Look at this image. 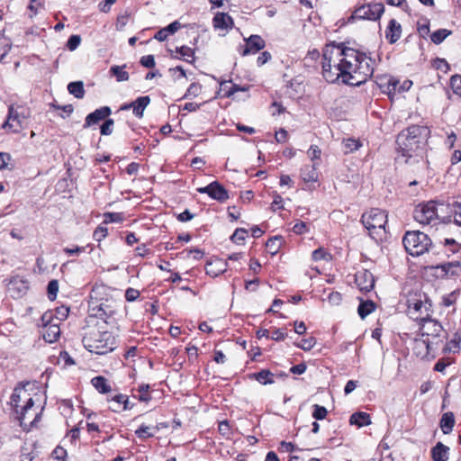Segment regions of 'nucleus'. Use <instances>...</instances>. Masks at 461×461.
Masks as SVG:
<instances>
[{"label": "nucleus", "mask_w": 461, "mask_h": 461, "mask_svg": "<svg viewBox=\"0 0 461 461\" xmlns=\"http://www.w3.org/2000/svg\"><path fill=\"white\" fill-rule=\"evenodd\" d=\"M375 59L365 52L348 48L343 42L327 44L322 50V77L328 83L360 86L370 78Z\"/></svg>", "instance_id": "1"}, {"label": "nucleus", "mask_w": 461, "mask_h": 461, "mask_svg": "<svg viewBox=\"0 0 461 461\" xmlns=\"http://www.w3.org/2000/svg\"><path fill=\"white\" fill-rule=\"evenodd\" d=\"M429 136V128L420 125H411L398 134L397 149L405 158V163H410L411 158L419 161L418 158L422 157Z\"/></svg>", "instance_id": "2"}, {"label": "nucleus", "mask_w": 461, "mask_h": 461, "mask_svg": "<svg viewBox=\"0 0 461 461\" xmlns=\"http://www.w3.org/2000/svg\"><path fill=\"white\" fill-rule=\"evenodd\" d=\"M82 343L86 350L96 355H105L117 348V339L113 332L89 327L84 333Z\"/></svg>", "instance_id": "3"}, {"label": "nucleus", "mask_w": 461, "mask_h": 461, "mask_svg": "<svg viewBox=\"0 0 461 461\" xmlns=\"http://www.w3.org/2000/svg\"><path fill=\"white\" fill-rule=\"evenodd\" d=\"M420 331L422 339H416L415 343L417 346H424L427 354L437 350L439 344L443 343L447 336L442 325L428 316L420 319Z\"/></svg>", "instance_id": "4"}, {"label": "nucleus", "mask_w": 461, "mask_h": 461, "mask_svg": "<svg viewBox=\"0 0 461 461\" xmlns=\"http://www.w3.org/2000/svg\"><path fill=\"white\" fill-rule=\"evenodd\" d=\"M402 244L409 255L419 257L427 252L432 243L429 237L424 232L409 230L403 236Z\"/></svg>", "instance_id": "5"}, {"label": "nucleus", "mask_w": 461, "mask_h": 461, "mask_svg": "<svg viewBox=\"0 0 461 461\" xmlns=\"http://www.w3.org/2000/svg\"><path fill=\"white\" fill-rule=\"evenodd\" d=\"M361 222L369 231V234L374 237L375 235H380L382 231L384 232L387 215L384 211L374 208L362 214Z\"/></svg>", "instance_id": "6"}, {"label": "nucleus", "mask_w": 461, "mask_h": 461, "mask_svg": "<svg viewBox=\"0 0 461 461\" xmlns=\"http://www.w3.org/2000/svg\"><path fill=\"white\" fill-rule=\"evenodd\" d=\"M30 116L28 109L23 106H14L11 104L8 107V113L6 120L4 122L2 127L5 130H9L12 132H19L23 129L24 121Z\"/></svg>", "instance_id": "7"}, {"label": "nucleus", "mask_w": 461, "mask_h": 461, "mask_svg": "<svg viewBox=\"0 0 461 461\" xmlns=\"http://www.w3.org/2000/svg\"><path fill=\"white\" fill-rule=\"evenodd\" d=\"M413 218L423 225L436 224L437 212H434V200L419 203L414 209Z\"/></svg>", "instance_id": "8"}, {"label": "nucleus", "mask_w": 461, "mask_h": 461, "mask_svg": "<svg viewBox=\"0 0 461 461\" xmlns=\"http://www.w3.org/2000/svg\"><path fill=\"white\" fill-rule=\"evenodd\" d=\"M434 276L438 278H451L461 275V262L453 260L432 267Z\"/></svg>", "instance_id": "9"}, {"label": "nucleus", "mask_w": 461, "mask_h": 461, "mask_svg": "<svg viewBox=\"0 0 461 461\" xmlns=\"http://www.w3.org/2000/svg\"><path fill=\"white\" fill-rule=\"evenodd\" d=\"M384 11V7L382 4L362 5L355 10L352 17L375 21L381 17Z\"/></svg>", "instance_id": "10"}, {"label": "nucleus", "mask_w": 461, "mask_h": 461, "mask_svg": "<svg viewBox=\"0 0 461 461\" xmlns=\"http://www.w3.org/2000/svg\"><path fill=\"white\" fill-rule=\"evenodd\" d=\"M200 194H207L212 199L223 203L229 199V193L226 188L218 181H213L203 187L197 188Z\"/></svg>", "instance_id": "11"}, {"label": "nucleus", "mask_w": 461, "mask_h": 461, "mask_svg": "<svg viewBox=\"0 0 461 461\" xmlns=\"http://www.w3.org/2000/svg\"><path fill=\"white\" fill-rule=\"evenodd\" d=\"M246 44L240 46L239 52L241 56L255 54L263 50L266 46L265 41L258 34H252L245 39Z\"/></svg>", "instance_id": "12"}, {"label": "nucleus", "mask_w": 461, "mask_h": 461, "mask_svg": "<svg viewBox=\"0 0 461 461\" xmlns=\"http://www.w3.org/2000/svg\"><path fill=\"white\" fill-rule=\"evenodd\" d=\"M355 282L359 290L365 293L370 292L375 286V277L368 270H361L356 273Z\"/></svg>", "instance_id": "13"}, {"label": "nucleus", "mask_w": 461, "mask_h": 461, "mask_svg": "<svg viewBox=\"0 0 461 461\" xmlns=\"http://www.w3.org/2000/svg\"><path fill=\"white\" fill-rule=\"evenodd\" d=\"M111 113L112 110L109 106H103L95 110L86 117L84 128H88L98 123L100 121L106 119Z\"/></svg>", "instance_id": "14"}, {"label": "nucleus", "mask_w": 461, "mask_h": 461, "mask_svg": "<svg viewBox=\"0 0 461 461\" xmlns=\"http://www.w3.org/2000/svg\"><path fill=\"white\" fill-rule=\"evenodd\" d=\"M227 270V262L216 258L211 262H209L206 266L205 272L206 275L212 277H217L220 275L225 273Z\"/></svg>", "instance_id": "15"}, {"label": "nucleus", "mask_w": 461, "mask_h": 461, "mask_svg": "<svg viewBox=\"0 0 461 461\" xmlns=\"http://www.w3.org/2000/svg\"><path fill=\"white\" fill-rule=\"evenodd\" d=\"M215 29L230 30L233 27L234 22L230 15L226 13H217L212 19Z\"/></svg>", "instance_id": "16"}, {"label": "nucleus", "mask_w": 461, "mask_h": 461, "mask_svg": "<svg viewBox=\"0 0 461 461\" xmlns=\"http://www.w3.org/2000/svg\"><path fill=\"white\" fill-rule=\"evenodd\" d=\"M434 212H437V221H450V203L434 201Z\"/></svg>", "instance_id": "17"}, {"label": "nucleus", "mask_w": 461, "mask_h": 461, "mask_svg": "<svg viewBox=\"0 0 461 461\" xmlns=\"http://www.w3.org/2000/svg\"><path fill=\"white\" fill-rule=\"evenodd\" d=\"M402 35V26L394 19L390 20L389 24L385 31V38L389 43H395Z\"/></svg>", "instance_id": "18"}, {"label": "nucleus", "mask_w": 461, "mask_h": 461, "mask_svg": "<svg viewBox=\"0 0 461 461\" xmlns=\"http://www.w3.org/2000/svg\"><path fill=\"white\" fill-rule=\"evenodd\" d=\"M319 163L313 162L312 165H306L301 168L300 176L305 183H314L318 181L317 166Z\"/></svg>", "instance_id": "19"}, {"label": "nucleus", "mask_w": 461, "mask_h": 461, "mask_svg": "<svg viewBox=\"0 0 461 461\" xmlns=\"http://www.w3.org/2000/svg\"><path fill=\"white\" fill-rule=\"evenodd\" d=\"M170 51V57L172 59H183L185 62L193 64L194 61V50L187 46H181L176 48V53L179 54V56H176L173 54L172 50Z\"/></svg>", "instance_id": "20"}, {"label": "nucleus", "mask_w": 461, "mask_h": 461, "mask_svg": "<svg viewBox=\"0 0 461 461\" xmlns=\"http://www.w3.org/2000/svg\"><path fill=\"white\" fill-rule=\"evenodd\" d=\"M449 448L441 442H438L431 448V458L433 461H447L448 459Z\"/></svg>", "instance_id": "21"}, {"label": "nucleus", "mask_w": 461, "mask_h": 461, "mask_svg": "<svg viewBox=\"0 0 461 461\" xmlns=\"http://www.w3.org/2000/svg\"><path fill=\"white\" fill-rule=\"evenodd\" d=\"M150 103L149 95H143L138 97L133 101L132 113L137 118H142L144 110Z\"/></svg>", "instance_id": "22"}, {"label": "nucleus", "mask_w": 461, "mask_h": 461, "mask_svg": "<svg viewBox=\"0 0 461 461\" xmlns=\"http://www.w3.org/2000/svg\"><path fill=\"white\" fill-rule=\"evenodd\" d=\"M59 335L60 329L58 324H50L44 327L42 337L46 342H55L59 338Z\"/></svg>", "instance_id": "23"}, {"label": "nucleus", "mask_w": 461, "mask_h": 461, "mask_svg": "<svg viewBox=\"0 0 461 461\" xmlns=\"http://www.w3.org/2000/svg\"><path fill=\"white\" fill-rule=\"evenodd\" d=\"M349 423L359 428L371 424L370 415L364 411L354 412L349 418Z\"/></svg>", "instance_id": "24"}, {"label": "nucleus", "mask_w": 461, "mask_h": 461, "mask_svg": "<svg viewBox=\"0 0 461 461\" xmlns=\"http://www.w3.org/2000/svg\"><path fill=\"white\" fill-rule=\"evenodd\" d=\"M251 378H254L261 384H272L275 383L274 375L268 369H262L259 372L254 373L250 375Z\"/></svg>", "instance_id": "25"}, {"label": "nucleus", "mask_w": 461, "mask_h": 461, "mask_svg": "<svg viewBox=\"0 0 461 461\" xmlns=\"http://www.w3.org/2000/svg\"><path fill=\"white\" fill-rule=\"evenodd\" d=\"M461 348V333L455 332L453 338L443 348L445 353H456Z\"/></svg>", "instance_id": "26"}, {"label": "nucleus", "mask_w": 461, "mask_h": 461, "mask_svg": "<svg viewBox=\"0 0 461 461\" xmlns=\"http://www.w3.org/2000/svg\"><path fill=\"white\" fill-rule=\"evenodd\" d=\"M455 425L454 414L450 411L445 412L440 419V428L444 434H449Z\"/></svg>", "instance_id": "27"}, {"label": "nucleus", "mask_w": 461, "mask_h": 461, "mask_svg": "<svg viewBox=\"0 0 461 461\" xmlns=\"http://www.w3.org/2000/svg\"><path fill=\"white\" fill-rule=\"evenodd\" d=\"M68 91L70 95L77 99H82L85 96V88L83 81H73L68 85Z\"/></svg>", "instance_id": "28"}, {"label": "nucleus", "mask_w": 461, "mask_h": 461, "mask_svg": "<svg viewBox=\"0 0 461 461\" xmlns=\"http://www.w3.org/2000/svg\"><path fill=\"white\" fill-rule=\"evenodd\" d=\"M375 310V304L371 300L361 301L358 308L357 313L361 319H365L370 313H372Z\"/></svg>", "instance_id": "29"}, {"label": "nucleus", "mask_w": 461, "mask_h": 461, "mask_svg": "<svg viewBox=\"0 0 461 461\" xmlns=\"http://www.w3.org/2000/svg\"><path fill=\"white\" fill-rule=\"evenodd\" d=\"M91 384L100 393H107L111 391V386L104 376L98 375L92 378Z\"/></svg>", "instance_id": "30"}, {"label": "nucleus", "mask_w": 461, "mask_h": 461, "mask_svg": "<svg viewBox=\"0 0 461 461\" xmlns=\"http://www.w3.org/2000/svg\"><path fill=\"white\" fill-rule=\"evenodd\" d=\"M126 65L123 66H112L110 68V73L112 76L116 77L118 82H124L129 80V73L125 70Z\"/></svg>", "instance_id": "31"}, {"label": "nucleus", "mask_w": 461, "mask_h": 461, "mask_svg": "<svg viewBox=\"0 0 461 461\" xmlns=\"http://www.w3.org/2000/svg\"><path fill=\"white\" fill-rule=\"evenodd\" d=\"M281 245H282V237L281 236L271 237L266 242V248L267 249V252L273 256L278 252Z\"/></svg>", "instance_id": "32"}, {"label": "nucleus", "mask_w": 461, "mask_h": 461, "mask_svg": "<svg viewBox=\"0 0 461 461\" xmlns=\"http://www.w3.org/2000/svg\"><path fill=\"white\" fill-rule=\"evenodd\" d=\"M452 32L450 30L438 29L430 34V40L434 44L438 45L442 43L445 41V39Z\"/></svg>", "instance_id": "33"}, {"label": "nucleus", "mask_w": 461, "mask_h": 461, "mask_svg": "<svg viewBox=\"0 0 461 461\" xmlns=\"http://www.w3.org/2000/svg\"><path fill=\"white\" fill-rule=\"evenodd\" d=\"M342 145L345 153H351L357 150L362 146V143L358 140L348 138L343 140Z\"/></svg>", "instance_id": "34"}, {"label": "nucleus", "mask_w": 461, "mask_h": 461, "mask_svg": "<svg viewBox=\"0 0 461 461\" xmlns=\"http://www.w3.org/2000/svg\"><path fill=\"white\" fill-rule=\"evenodd\" d=\"M91 316L99 318L104 320V318L109 316L107 312V305L104 303H99L96 306H92L91 309Z\"/></svg>", "instance_id": "35"}, {"label": "nucleus", "mask_w": 461, "mask_h": 461, "mask_svg": "<svg viewBox=\"0 0 461 461\" xmlns=\"http://www.w3.org/2000/svg\"><path fill=\"white\" fill-rule=\"evenodd\" d=\"M451 216H454V221L456 225L461 226V203L453 201L450 203Z\"/></svg>", "instance_id": "36"}, {"label": "nucleus", "mask_w": 461, "mask_h": 461, "mask_svg": "<svg viewBox=\"0 0 461 461\" xmlns=\"http://www.w3.org/2000/svg\"><path fill=\"white\" fill-rule=\"evenodd\" d=\"M248 235V230L244 228H238L231 235L230 240L235 244H242Z\"/></svg>", "instance_id": "37"}, {"label": "nucleus", "mask_w": 461, "mask_h": 461, "mask_svg": "<svg viewBox=\"0 0 461 461\" xmlns=\"http://www.w3.org/2000/svg\"><path fill=\"white\" fill-rule=\"evenodd\" d=\"M149 384H141L138 388V395H135L134 397L138 398L140 402H149L151 397L149 393Z\"/></svg>", "instance_id": "38"}, {"label": "nucleus", "mask_w": 461, "mask_h": 461, "mask_svg": "<svg viewBox=\"0 0 461 461\" xmlns=\"http://www.w3.org/2000/svg\"><path fill=\"white\" fill-rule=\"evenodd\" d=\"M59 291V282L56 279H52L48 283L47 293L50 300H54L57 297Z\"/></svg>", "instance_id": "39"}, {"label": "nucleus", "mask_w": 461, "mask_h": 461, "mask_svg": "<svg viewBox=\"0 0 461 461\" xmlns=\"http://www.w3.org/2000/svg\"><path fill=\"white\" fill-rule=\"evenodd\" d=\"M313 411H312V417L316 420H324L328 414V411L324 406H321L319 404H314L312 406Z\"/></svg>", "instance_id": "40"}, {"label": "nucleus", "mask_w": 461, "mask_h": 461, "mask_svg": "<svg viewBox=\"0 0 461 461\" xmlns=\"http://www.w3.org/2000/svg\"><path fill=\"white\" fill-rule=\"evenodd\" d=\"M450 86L454 92L458 96H461V76L454 75L450 78Z\"/></svg>", "instance_id": "41"}, {"label": "nucleus", "mask_w": 461, "mask_h": 461, "mask_svg": "<svg viewBox=\"0 0 461 461\" xmlns=\"http://www.w3.org/2000/svg\"><path fill=\"white\" fill-rule=\"evenodd\" d=\"M104 223L121 222L123 220L122 213L121 212H105L104 214Z\"/></svg>", "instance_id": "42"}, {"label": "nucleus", "mask_w": 461, "mask_h": 461, "mask_svg": "<svg viewBox=\"0 0 461 461\" xmlns=\"http://www.w3.org/2000/svg\"><path fill=\"white\" fill-rule=\"evenodd\" d=\"M151 428L145 424H142L136 429L135 434L140 438H147L154 436V433L150 431Z\"/></svg>", "instance_id": "43"}, {"label": "nucleus", "mask_w": 461, "mask_h": 461, "mask_svg": "<svg viewBox=\"0 0 461 461\" xmlns=\"http://www.w3.org/2000/svg\"><path fill=\"white\" fill-rule=\"evenodd\" d=\"M399 86H400L399 80H397L393 77H390L387 80V83L384 86V92H387L388 95H391L392 93H395L396 91H398Z\"/></svg>", "instance_id": "44"}, {"label": "nucleus", "mask_w": 461, "mask_h": 461, "mask_svg": "<svg viewBox=\"0 0 461 461\" xmlns=\"http://www.w3.org/2000/svg\"><path fill=\"white\" fill-rule=\"evenodd\" d=\"M444 244L447 247V252L456 254L461 250V245L454 239H445Z\"/></svg>", "instance_id": "45"}, {"label": "nucleus", "mask_w": 461, "mask_h": 461, "mask_svg": "<svg viewBox=\"0 0 461 461\" xmlns=\"http://www.w3.org/2000/svg\"><path fill=\"white\" fill-rule=\"evenodd\" d=\"M81 43V37L77 34L71 35L67 41V48L70 51L76 50Z\"/></svg>", "instance_id": "46"}, {"label": "nucleus", "mask_w": 461, "mask_h": 461, "mask_svg": "<svg viewBox=\"0 0 461 461\" xmlns=\"http://www.w3.org/2000/svg\"><path fill=\"white\" fill-rule=\"evenodd\" d=\"M108 234V230L106 227L103 225H99L93 233V238L95 240L100 242L102 241Z\"/></svg>", "instance_id": "47"}, {"label": "nucleus", "mask_w": 461, "mask_h": 461, "mask_svg": "<svg viewBox=\"0 0 461 461\" xmlns=\"http://www.w3.org/2000/svg\"><path fill=\"white\" fill-rule=\"evenodd\" d=\"M113 119H106L104 122L100 127V132L102 135H111L113 132Z\"/></svg>", "instance_id": "48"}, {"label": "nucleus", "mask_w": 461, "mask_h": 461, "mask_svg": "<svg viewBox=\"0 0 461 461\" xmlns=\"http://www.w3.org/2000/svg\"><path fill=\"white\" fill-rule=\"evenodd\" d=\"M34 405V401L32 400V398H29L24 406L22 407V410H21V412H20V415L18 416V419L21 422V424L23 423V421L25 419V413L31 410Z\"/></svg>", "instance_id": "49"}, {"label": "nucleus", "mask_w": 461, "mask_h": 461, "mask_svg": "<svg viewBox=\"0 0 461 461\" xmlns=\"http://www.w3.org/2000/svg\"><path fill=\"white\" fill-rule=\"evenodd\" d=\"M315 345V339L313 337H310L308 339H302L300 344H297V347L308 351L311 350Z\"/></svg>", "instance_id": "50"}, {"label": "nucleus", "mask_w": 461, "mask_h": 461, "mask_svg": "<svg viewBox=\"0 0 461 461\" xmlns=\"http://www.w3.org/2000/svg\"><path fill=\"white\" fill-rule=\"evenodd\" d=\"M293 231L295 234L302 235L309 231V226L304 221H298L294 225Z\"/></svg>", "instance_id": "51"}, {"label": "nucleus", "mask_w": 461, "mask_h": 461, "mask_svg": "<svg viewBox=\"0 0 461 461\" xmlns=\"http://www.w3.org/2000/svg\"><path fill=\"white\" fill-rule=\"evenodd\" d=\"M307 154L309 156V158L313 161L315 162L316 159H320L321 158V150L320 149V148L316 145H312L308 151H307Z\"/></svg>", "instance_id": "52"}, {"label": "nucleus", "mask_w": 461, "mask_h": 461, "mask_svg": "<svg viewBox=\"0 0 461 461\" xmlns=\"http://www.w3.org/2000/svg\"><path fill=\"white\" fill-rule=\"evenodd\" d=\"M140 63L141 64V66L148 68H154L155 64H156L155 58L153 55H146V56L141 57Z\"/></svg>", "instance_id": "53"}, {"label": "nucleus", "mask_w": 461, "mask_h": 461, "mask_svg": "<svg viewBox=\"0 0 461 461\" xmlns=\"http://www.w3.org/2000/svg\"><path fill=\"white\" fill-rule=\"evenodd\" d=\"M248 90H249V86H239L237 84H232V86H230L229 90H227L226 93L224 94V96L225 97H230L236 92H239V91L245 92V91H248Z\"/></svg>", "instance_id": "54"}, {"label": "nucleus", "mask_w": 461, "mask_h": 461, "mask_svg": "<svg viewBox=\"0 0 461 461\" xmlns=\"http://www.w3.org/2000/svg\"><path fill=\"white\" fill-rule=\"evenodd\" d=\"M140 296V292L137 289L129 287L125 291V299L128 302H134Z\"/></svg>", "instance_id": "55"}, {"label": "nucleus", "mask_w": 461, "mask_h": 461, "mask_svg": "<svg viewBox=\"0 0 461 461\" xmlns=\"http://www.w3.org/2000/svg\"><path fill=\"white\" fill-rule=\"evenodd\" d=\"M123 401H126V395L119 393L116 394L112 398V402L116 404L114 407H111L113 411H117L121 408V405H122Z\"/></svg>", "instance_id": "56"}, {"label": "nucleus", "mask_w": 461, "mask_h": 461, "mask_svg": "<svg viewBox=\"0 0 461 461\" xmlns=\"http://www.w3.org/2000/svg\"><path fill=\"white\" fill-rule=\"evenodd\" d=\"M181 27V23L178 21H175L169 23L167 26L164 27L163 29L169 36L170 34H174L175 32H176Z\"/></svg>", "instance_id": "57"}, {"label": "nucleus", "mask_w": 461, "mask_h": 461, "mask_svg": "<svg viewBox=\"0 0 461 461\" xmlns=\"http://www.w3.org/2000/svg\"><path fill=\"white\" fill-rule=\"evenodd\" d=\"M329 254L321 248L315 249L312 252V259L315 261L326 260Z\"/></svg>", "instance_id": "58"}, {"label": "nucleus", "mask_w": 461, "mask_h": 461, "mask_svg": "<svg viewBox=\"0 0 461 461\" xmlns=\"http://www.w3.org/2000/svg\"><path fill=\"white\" fill-rule=\"evenodd\" d=\"M201 86L198 83H192L185 95V97L188 95L197 96L200 93Z\"/></svg>", "instance_id": "59"}, {"label": "nucleus", "mask_w": 461, "mask_h": 461, "mask_svg": "<svg viewBox=\"0 0 461 461\" xmlns=\"http://www.w3.org/2000/svg\"><path fill=\"white\" fill-rule=\"evenodd\" d=\"M342 300V295L339 292H331L329 295H328V301L330 303L333 304V305H338L340 303Z\"/></svg>", "instance_id": "60"}, {"label": "nucleus", "mask_w": 461, "mask_h": 461, "mask_svg": "<svg viewBox=\"0 0 461 461\" xmlns=\"http://www.w3.org/2000/svg\"><path fill=\"white\" fill-rule=\"evenodd\" d=\"M194 217V214L192 213L189 210L185 209L184 212H182L176 216V219L181 222H185L191 221Z\"/></svg>", "instance_id": "61"}, {"label": "nucleus", "mask_w": 461, "mask_h": 461, "mask_svg": "<svg viewBox=\"0 0 461 461\" xmlns=\"http://www.w3.org/2000/svg\"><path fill=\"white\" fill-rule=\"evenodd\" d=\"M320 58V52L319 50H309L304 60L305 62L307 63V65L309 66V62L310 61H315L317 60L318 59Z\"/></svg>", "instance_id": "62"}, {"label": "nucleus", "mask_w": 461, "mask_h": 461, "mask_svg": "<svg viewBox=\"0 0 461 461\" xmlns=\"http://www.w3.org/2000/svg\"><path fill=\"white\" fill-rule=\"evenodd\" d=\"M52 456H54V458L58 459V460H62L64 461V457L67 456V451L66 449H64L63 447H57L53 452H52Z\"/></svg>", "instance_id": "63"}, {"label": "nucleus", "mask_w": 461, "mask_h": 461, "mask_svg": "<svg viewBox=\"0 0 461 461\" xmlns=\"http://www.w3.org/2000/svg\"><path fill=\"white\" fill-rule=\"evenodd\" d=\"M271 59V54L268 51H263L257 59L258 66H263Z\"/></svg>", "instance_id": "64"}]
</instances>
